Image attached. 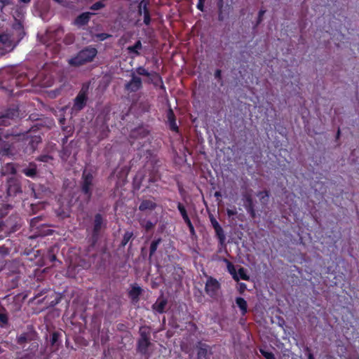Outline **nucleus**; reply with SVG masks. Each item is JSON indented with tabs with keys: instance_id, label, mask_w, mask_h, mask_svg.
<instances>
[{
	"instance_id": "obj_1",
	"label": "nucleus",
	"mask_w": 359,
	"mask_h": 359,
	"mask_svg": "<svg viewBox=\"0 0 359 359\" xmlns=\"http://www.w3.org/2000/svg\"><path fill=\"white\" fill-rule=\"evenodd\" d=\"M97 53V49L88 46L81 50L74 57L69 60V64L73 66H80L91 62Z\"/></svg>"
},
{
	"instance_id": "obj_2",
	"label": "nucleus",
	"mask_w": 359,
	"mask_h": 359,
	"mask_svg": "<svg viewBox=\"0 0 359 359\" xmlns=\"http://www.w3.org/2000/svg\"><path fill=\"white\" fill-rule=\"evenodd\" d=\"M14 37L7 33L0 35V55L11 51L16 46Z\"/></svg>"
},
{
	"instance_id": "obj_3",
	"label": "nucleus",
	"mask_w": 359,
	"mask_h": 359,
	"mask_svg": "<svg viewBox=\"0 0 359 359\" xmlns=\"http://www.w3.org/2000/svg\"><path fill=\"white\" fill-rule=\"evenodd\" d=\"M220 290L219 283L212 277H208L205 286L206 294L211 298L217 299Z\"/></svg>"
},
{
	"instance_id": "obj_4",
	"label": "nucleus",
	"mask_w": 359,
	"mask_h": 359,
	"mask_svg": "<svg viewBox=\"0 0 359 359\" xmlns=\"http://www.w3.org/2000/svg\"><path fill=\"white\" fill-rule=\"evenodd\" d=\"M130 80L125 84V90L129 93H135L141 89L142 81L140 76L135 74V72H131Z\"/></svg>"
},
{
	"instance_id": "obj_5",
	"label": "nucleus",
	"mask_w": 359,
	"mask_h": 359,
	"mask_svg": "<svg viewBox=\"0 0 359 359\" xmlns=\"http://www.w3.org/2000/svg\"><path fill=\"white\" fill-rule=\"evenodd\" d=\"M83 180L82 191L87 196V198H89L91 195L90 187L92 185L93 176L91 174L84 171Z\"/></svg>"
},
{
	"instance_id": "obj_6",
	"label": "nucleus",
	"mask_w": 359,
	"mask_h": 359,
	"mask_svg": "<svg viewBox=\"0 0 359 359\" xmlns=\"http://www.w3.org/2000/svg\"><path fill=\"white\" fill-rule=\"evenodd\" d=\"M157 206L156 203L151 198L142 199L139 205V210L142 212L152 211Z\"/></svg>"
},
{
	"instance_id": "obj_7",
	"label": "nucleus",
	"mask_w": 359,
	"mask_h": 359,
	"mask_svg": "<svg viewBox=\"0 0 359 359\" xmlns=\"http://www.w3.org/2000/svg\"><path fill=\"white\" fill-rule=\"evenodd\" d=\"M86 100L87 97L86 93L82 90L79 93L74 100V104L73 107L74 109L78 111L82 109L86 105Z\"/></svg>"
},
{
	"instance_id": "obj_8",
	"label": "nucleus",
	"mask_w": 359,
	"mask_h": 359,
	"mask_svg": "<svg viewBox=\"0 0 359 359\" xmlns=\"http://www.w3.org/2000/svg\"><path fill=\"white\" fill-rule=\"evenodd\" d=\"M150 345L151 342L149 339L140 338L138 341V351L142 354H147L148 348Z\"/></svg>"
},
{
	"instance_id": "obj_9",
	"label": "nucleus",
	"mask_w": 359,
	"mask_h": 359,
	"mask_svg": "<svg viewBox=\"0 0 359 359\" xmlns=\"http://www.w3.org/2000/svg\"><path fill=\"white\" fill-rule=\"evenodd\" d=\"M208 354H210V348L208 345L205 344H199L198 346V358L207 359Z\"/></svg>"
},
{
	"instance_id": "obj_10",
	"label": "nucleus",
	"mask_w": 359,
	"mask_h": 359,
	"mask_svg": "<svg viewBox=\"0 0 359 359\" xmlns=\"http://www.w3.org/2000/svg\"><path fill=\"white\" fill-rule=\"evenodd\" d=\"M142 48V44L140 40L135 42L133 46H130L127 48L128 53L132 55V57H136L140 55L139 50Z\"/></svg>"
},
{
	"instance_id": "obj_11",
	"label": "nucleus",
	"mask_w": 359,
	"mask_h": 359,
	"mask_svg": "<svg viewBox=\"0 0 359 359\" xmlns=\"http://www.w3.org/2000/svg\"><path fill=\"white\" fill-rule=\"evenodd\" d=\"M91 15L93 14L89 12L81 14L76 18L74 22L75 25L78 26H83L86 25L88 22Z\"/></svg>"
},
{
	"instance_id": "obj_12",
	"label": "nucleus",
	"mask_w": 359,
	"mask_h": 359,
	"mask_svg": "<svg viewBox=\"0 0 359 359\" xmlns=\"http://www.w3.org/2000/svg\"><path fill=\"white\" fill-rule=\"evenodd\" d=\"M103 226V219L100 214H97L95 216L94 226H93V236H97Z\"/></svg>"
},
{
	"instance_id": "obj_13",
	"label": "nucleus",
	"mask_w": 359,
	"mask_h": 359,
	"mask_svg": "<svg viewBox=\"0 0 359 359\" xmlns=\"http://www.w3.org/2000/svg\"><path fill=\"white\" fill-rule=\"evenodd\" d=\"M8 194L9 196L15 195L17 193L21 192V189L20 184L15 181L9 182V185L8 187Z\"/></svg>"
},
{
	"instance_id": "obj_14",
	"label": "nucleus",
	"mask_w": 359,
	"mask_h": 359,
	"mask_svg": "<svg viewBox=\"0 0 359 359\" xmlns=\"http://www.w3.org/2000/svg\"><path fill=\"white\" fill-rule=\"evenodd\" d=\"M224 262L226 264V268H227L229 273L232 276L233 278L236 281H238L239 278H238V276L237 274V272L236 271V269H235V266H233V264L231 262L227 260L226 259H224Z\"/></svg>"
},
{
	"instance_id": "obj_15",
	"label": "nucleus",
	"mask_w": 359,
	"mask_h": 359,
	"mask_svg": "<svg viewBox=\"0 0 359 359\" xmlns=\"http://www.w3.org/2000/svg\"><path fill=\"white\" fill-rule=\"evenodd\" d=\"M236 303L240 309L242 315H245L248 311L247 302L242 297H237L236 299Z\"/></svg>"
},
{
	"instance_id": "obj_16",
	"label": "nucleus",
	"mask_w": 359,
	"mask_h": 359,
	"mask_svg": "<svg viewBox=\"0 0 359 359\" xmlns=\"http://www.w3.org/2000/svg\"><path fill=\"white\" fill-rule=\"evenodd\" d=\"M167 304V301L162 299H158L156 302L153 305V309L157 312L161 313L164 312L165 306Z\"/></svg>"
},
{
	"instance_id": "obj_17",
	"label": "nucleus",
	"mask_w": 359,
	"mask_h": 359,
	"mask_svg": "<svg viewBox=\"0 0 359 359\" xmlns=\"http://www.w3.org/2000/svg\"><path fill=\"white\" fill-rule=\"evenodd\" d=\"M131 72H135V74L139 76H144L150 78L152 76V73L149 72L143 67H138L135 70H133Z\"/></svg>"
},
{
	"instance_id": "obj_18",
	"label": "nucleus",
	"mask_w": 359,
	"mask_h": 359,
	"mask_svg": "<svg viewBox=\"0 0 359 359\" xmlns=\"http://www.w3.org/2000/svg\"><path fill=\"white\" fill-rule=\"evenodd\" d=\"M8 315L4 308L0 309V327H5L8 325Z\"/></svg>"
},
{
	"instance_id": "obj_19",
	"label": "nucleus",
	"mask_w": 359,
	"mask_h": 359,
	"mask_svg": "<svg viewBox=\"0 0 359 359\" xmlns=\"http://www.w3.org/2000/svg\"><path fill=\"white\" fill-rule=\"evenodd\" d=\"M168 121L170 123V128L172 130H177V126L175 123V120L174 118V114H173V111H172V109H170L168 112Z\"/></svg>"
},
{
	"instance_id": "obj_20",
	"label": "nucleus",
	"mask_w": 359,
	"mask_h": 359,
	"mask_svg": "<svg viewBox=\"0 0 359 359\" xmlns=\"http://www.w3.org/2000/svg\"><path fill=\"white\" fill-rule=\"evenodd\" d=\"M141 292L142 289L139 286L134 285L130 291V296L133 300L137 299L138 297L141 294Z\"/></svg>"
},
{
	"instance_id": "obj_21",
	"label": "nucleus",
	"mask_w": 359,
	"mask_h": 359,
	"mask_svg": "<svg viewBox=\"0 0 359 359\" xmlns=\"http://www.w3.org/2000/svg\"><path fill=\"white\" fill-rule=\"evenodd\" d=\"M257 196L259 198L260 202L262 204H266L269 201V194L268 191H259L257 194Z\"/></svg>"
},
{
	"instance_id": "obj_22",
	"label": "nucleus",
	"mask_w": 359,
	"mask_h": 359,
	"mask_svg": "<svg viewBox=\"0 0 359 359\" xmlns=\"http://www.w3.org/2000/svg\"><path fill=\"white\" fill-rule=\"evenodd\" d=\"M140 225L147 231H148L152 229L155 226L156 222H151L149 220L143 219V220L140 221Z\"/></svg>"
},
{
	"instance_id": "obj_23",
	"label": "nucleus",
	"mask_w": 359,
	"mask_h": 359,
	"mask_svg": "<svg viewBox=\"0 0 359 359\" xmlns=\"http://www.w3.org/2000/svg\"><path fill=\"white\" fill-rule=\"evenodd\" d=\"M243 199L245 201L244 205L245 208L253 205L252 198L250 194H244L243 195Z\"/></svg>"
},
{
	"instance_id": "obj_24",
	"label": "nucleus",
	"mask_w": 359,
	"mask_h": 359,
	"mask_svg": "<svg viewBox=\"0 0 359 359\" xmlns=\"http://www.w3.org/2000/svg\"><path fill=\"white\" fill-rule=\"evenodd\" d=\"M161 238H158L151 242V245H150V253H149L150 257H151L155 253V252L156 251L157 248H158V245L161 243Z\"/></svg>"
},
{
	"instance_id": "obj_25",
	"label": "nucleus",
	"mask_w": 359,
	"mask_h": 359,
	"mask_svg": "<svg viewBox=\"0 0 359 359\" xmlns=\"http://www.w3.org/2000/svg\"><path fill=\"white\" fill-rule=\"evenodd\" d=\"M22 172L26 176L30 177H34L36 174V170L35 167L25 168L23 169Z\"/></svg>"
},
{
	"instance_id": "obj_26",
	"label": "nucleus",
	"mask_w": 359,
	"mask_h": 359,
	"mask_svg": "<svg viewBox=\"0 0 359 359\" xmlns=\"http://www.w3.org/2000/svg\"><path fill=\"white\" fill-rule=\"evenodd\" d=\"M216 234L219 240L220 243H223L225 241V235L224 233V231L221 226L215 229Z\"/></svg>"
},
{
	"instance_id": "obj_27",
	"label": "nucleus",
	"mask_w": 359,
	"mask_h": 359,
	"mask_svg": "<svg viewBox=\"0 0 359 359\" xmlns=\"http://www.w3.org/2000/svg\"><path fill=\"white\" fill-rule=\"evenodd\" d=\"M237 274L239 279L248 280L250 278L249 276L246 273V270L243 267L239 268Z\"/></svg>"
},
{
	"instance_id": "obj_28",
	"label": "nucleus",
	"mask_w": 359,
	"mask_h": 359,
	"mask_svg": "<svg viewBox=\"0 0 359 359\" xmlns=\"http://www.w3.org/2000/svg\"><path fill=\"white\" fill-rule=\"evenodd\" d=\"M3 173L4 174H8V173L14 174V173H15V168L13 164L7 163L5 170L4 169L3 170Z\"/></svg>"
},
{
	"instance_id": "obj_29",
	"label": "nucleus",
	"mask_w": 359,
	"mask_h": 359,
	"mask_svg": "<svg viewBox=\"0 0 359 359\" xmlns=\"http://www.w3.org/2000/svg\"><path fill=\"white\" fill-rule=\"evenodd\" d=\"M147 2L146 0L142 1L139 4V13L140 15L145 13V11H149L147 8Z\"/></svg>"
},
{
	"instance_id": "obj_30",
	"label": "nucleus",
	"mask_w": 359,
	"mask_h": 359,
	"mask_svg": "<svg viewBox=\"0 0 359 359\" xmlns=\"http://www.w3.org/2000/svg\"><path fill=\"white\" fill-rule=\"evenodd\" d=\"M133 236L132 232H126L121 241L122 245L125 246Z\"/></svg>"
},
{
	"instance_id": "obj_31",
	"label": "nucleus",
	"mask_w": 359,
	"mask_h": 359,
	"mask_svg": "<svg viewBox=\"0 0 359 359\" xmlns=\"http://www.w3.org/2000/svg\"><path fill=\"white\" fill-rule=\"evenodd\" d=\"M140 338H147L150 339V333L148 331L147 328L146 327H141L140 328Z\"/></svg>"
},
{
	"instance_id": "obj_32",
	"label": "nucleus",
	"mask_w": 359,
	"mask_h": 359,
	"mask_svg": "<svg viewBox=\"0 0 359 359\" xmlns=\"http://www.w3.org/2000/svg\"><path fill=\"white\" fill-rule=\"evenodd\" d=\"M177 209L180 211L183 219L184 218V217L188 216L186 209L182 203H178Z\"/></svg>"
},
{
	"instance_id": "obj_33",
	"label": "nucleus",
	"mask_w": 359,
	"mask_h": 359,
	"mask_svg": "<svg viewBox=\"0 0 359 359\" xmlns=\"http://www.w3.org/2000/svg\"><path fill=\"white\" fill-rule=\"evenodd\" d=\"M104 7V4L102 1H97L91 6L90 9L97 11V10H100Z\"/></svg>"
},
{
	"instance_id": "obj_34",
	"label": "nucleus",
	"mask_w": 359,
	"mask_h": 359,
	"mask_svg": "<svg viewBox=\"0 0 359 359\" xmlns=\"http://www.w3.org/2000/svg\"><path fill=\"white\" fill-rule=\"evenodd\" d=\"M260 352L266 359H275L274 355L271 352H268L263 349H260Z\"/></svg>"
},
{
	"instance_id": "obj_35",
	"label": "nucleus",
	"mask_w": 359,
	"mask_h": 359,
	"mask_svg": "<svg viewBox=\"0 0 359 359\" xmlns=\"http://www.w3.org/2000/svg\"><path fill=\"white\" fill-rule=\"evenodd\" d=\"M27 341V337L26 334H22L19 336L17 339V342L19 344H23L24 343Z\"/></svg>"
},
{
	"instance_id": "obj_36",
	"label": "nucleus",
	"mask_w": 359,
	"mask_h": 359,
	"mask_svg": "<svg viewBox=\"0 0 359 359\" xmlns=\"http://www.w3.org/2000/svg\"><path fill=\"white\" fill-rule=\"evenodd\" d=\"M151 18L149 11H145L144 13V22L145 25H148L150 23Z\"/></svg>"
},
{
	"instance_id": "obj_37",
	"label": "nucleus",
	"mask_w": 359,
	"mask_h": 359,
	"mask_svg": "<svg viewBox=\"0 0 359 359\" xmlns=\"http://www.w3.org/2000/svg\"><path fill=\"white\" fill-rule=\"evenodd\" d=\"M227 215L231 217L232 216H234L237 214L236 209L234 208L233 209H227L226 210Z\"/></svg>"
},
{
	"instance_id": "obj_38",
	"label": "nucleus",
	"mask_w": 359,
	"mask_h": 359,
	"mask_svg": "<svg viewBox=\"0 0 359 359\" xmlns=\"http://www.w3.org/2000/svg\"><path fill=\"white\" fill-rule=\"evenodd\" d=\"M210 222H211V224L214 228V229L221 226L219 223L217 222V221L213 217H210Z\"/></svg>"
},
{
	"instance_id": "obj_39",
	"label": "nucleus",
	"mask_w": 359,
	"mask_h": 359,
	"mask_svg": "<svg viewBox=\"0 0 359 359\" xmlns=\"http://www.w3.org/2000/svg\"><path fill=\"white\" fill-rule=\"evenodd\" d=\"M246 210L250 214L251 217L254 218L255 217V212L254 210V205L246 208Z\"/></svg>"
},
{
	"instance_id": "obj_40",
	"label": "nucleus",
	"mask_w": 359,
	"mask_h": 359,
	"mask_svg": "<svg viewBox=\"0 0 359 359\" xmlns=\"http://www.w3.org/2000/svg\"><path fill=\"white\" fill-rule=\"evenodd\" d=\"M50 159H52V158L48 155H44L39 157V160L43 162H48Z\"/></svg>"
},
{
	"instance_id": "obj_41",
	"label": "nucleus",
	"mask_w": 359,
	"mask_h": 359,
	"mask_svg": "<svg viewBox=\"0 0 359 359\" xmlns=\"http://www.w3.org/2000/svg\"><path fill=\"white\" fill-rule=\"evenodd\" d=\"M204 1L205 0H198V4H197V8L203 11V4H204Z\"/></svg>"
},
{
	"instance_id": "obj_42",
	"label": "nucleus",
	"mask_w": 359,
	"mask_h": 359,
	"mask_svg": "<svg viewBox=\"0 0 359 359\" xmlns=\"http://www.w3.org/2000/svg\"><path fill=\"white\" fill-rule=\"evenodd\" d=\"M13 29L15 30H18L20 34L22 32V25L20 23H17V24L14 25Z\"/></svg>"
},
{
	"instance_id": "obj_43",
	"label": "nucleus",
	"mask_w": 359,
	"mask_h": 359,
	"mask_svg": "<svg viewBox=\"0 0 359 359\" xmlns=\"http://www.w3.org/2000/svg\"><path fill=\"white\" fill-rule=\"evenodd\" d=\"M184 222L187 224V226H191L192 224L190 219L189 218V216H186L184 217V218L183 219Z\"/></svg>"
},
{
	"instance_id": "obj_44",
	"label": "nucleus",
	"mask_w": 359,
	"mask_h": 359,
	"mask_svg": "<svg viewBox=\"0 0 359 359\" xmlns=\"http://www.w3.org/2000/svg\"><path fill=\"white\" fill-rule=\"evenodd\" d=\"M264 13H265V11H262V10L259 12V22L262 20V17H263Z\"/></svg>"
},
{
	"instance_id": "obj_45",
	"label": "nucleus",
	"mask_w": 359,
	"mask_h": 359,
	"mask_svg": "<svg viewBox=\"0 0 359 359\" xmlns=\"http://www.w3.org/2000/svg\"><path fill=\"white\" fill-rule=\"evenodd\" d=\"M215 77L217 79H220L221 77V71L219 69L216 70L215 73Z\"/></svg>"
},
{
	"instance_id": "obj_46",
	"label": "nucleus",
	"mask_w": 359,
	"mask_h": 359,
	"mask_svg": "<svg viewBox=\"0 0 359 359\" xmlns=\"http://www.w3.org/2000/svg\"><path fill=\"white\" fill-rule=\"evenodd\" d=\"M188 227L189 229L191 234V235H194L195 234V230H194L193 224H191V226H189Z\"/></svg>"
},
{
	"instance_id": "obj_47",
	"label": "nucleus",
	"mask_w": 359,
	"mask_h": 359,
	"mask_svg": "<svg viewBox=\"0 0 359 359\" xmlns=\"http://www.w3.org/2000/svg\"><path fill=\"white\" fill-rule=\"evenodd\" d=\"M57 334L54 333L53 334L52 339H51L52 344H54L57 341Z\"/></svg>"
},
{
	"instance_id": "obj_48",
	"label": "nucleus",
	"mask_w": 359,
	"mask_h": 359,
	"mask_svg": "<svg viewBox=\"0 0 359 359\" xmlns=\"http://www.w3.org/2000/svg\"><path fill=\"white\" fill-rule=\"evenodd\" d=\"M99 37L101 40H104L108 37V35L106 34H102L99 35Z\"/></svg>"
},
{
	"instance_id": "obj_49",
	"label": "nucleus",
	"mask_w": 359,
	"mask_h": 359,
	"mask_svg": "<svg viewBox=\"0 0 359 359\" xmlns=\"http://www.w3.org/2000/svg\"><path fill=\"white\" fill-rule=\"evenodd\" d=\"M1 3H3L4 5L10 4L11 1L10 0H0Z\"/></svg>"
},
{
	"instance_id": "obj_50",
	"label": "nucleus",
	"mask_w": 359,
	"mask_h": 359,
	"mask_svg": "<svg viewBox=\"0 0 359 359\" xmlns=\"http://www.w3.org/2000/svg\"><path fill=\"white\" fill-rule=\"evenodd\" d=\"M308 359H314V357L311 353H309Z\"/></svg>"
},
{
	"instance_id": "obj_51",
	"label": "nucleus",
	"mask_w": 359,
	"mask_h": 359,
	"mask_svg": "<svg viewBox=\"0 0 359 359\" xmlns=\"http://www.w3.org/2000/svg\"><path fill=\"white\" fill-rule=\"evenodd\" d=\"M21 2L22 3H25V4H27L29 3L31 0H20Z\"/></svg>"
},
{
	"instance_id": "obj_52",
	"label": "nucleus",
	"mask_w": 359,
	"mask_h": 359,
	"mask_svg": "<svg viewBox=\"0 0 359 359\" xmlns=\"http://www.w3.org/2000/svg\"><path fill=\"white\" fill-rule=\"evenodd\" d=\"M215 196L216 197H219V196H221V194H220V193H219V192L217 191V192H215Z\"/></svg>"
},
{
	"instance_id": "obj_53",
	"label": "nucleus",
	"mask_w": 359,
	"mask_h": 359,
	"mask_svg": "<svg viewBox=\"0 0 359 359\" xmlns=\"http://www.w3.org/2000/svg\"><path fill=\"white\" fill-rule=\"evenodd\" d=\"M339 135H340V130L339 129L337 131V137H339Z\"/></svg>"
},
{
	"instance_id": "obj_54",
	"label": "nucleus",
	"mask_w": 359,
	"mask_h": 359,
	"mask_svg": "<svg viewBox=\"0 0 359 359\" xmlns=\"http://www.w3.org/2000/svg\"><path fill=\"white\" fill-rule=\"evenodd\" d=\"M219 20H223V18L220 15H219Z\"/></svg>"
},
{
	"instance_id": "obj_55",
	"label": "nucleus",
	"mask_w": 359,
	"mask_h": 359,
	"mask_svg": "<svg viewBox=\"0 0 359 359\" xmlns=\"http://www.w3.org/2000/svg\"><path fill=\"white\" fill-rule=\"evenodd\" d=\"M21 39H22V36H20L19 39L16 41L17 43L19 41V40H21Z\"/></svg>"
},
{
	"instance_id": "obj_56",
	"label": "nucleus",
	"mask_w": 359,
	"mask_h": 359,
	"mask_svg": "<svg viewBox=\"0 0 359 359\" xmlns=\"http://www.w3.org/2000/svg\"><path fill=\"white\" fill-rule=\"evenodd\" d=\"M21 39H22V36H20L19 39L16 41L17 43L19 41V40H21Z\"/></svg>"
},
{
	"instance_id": "obj_57",
	"label": "nucleus",
	"mask_w": 359,
	"mask_h": 359,
	"mask_svg": "<svg viewBox=\"0 0 359 359\" xmlns=\"http://www.w3.org/2000/svg\"><path fill=\"white\" fill-rule=\"evenodd\" d=\"M197 359H203V358H198V357H197Z\"/></svg>"
}]
</instances>
